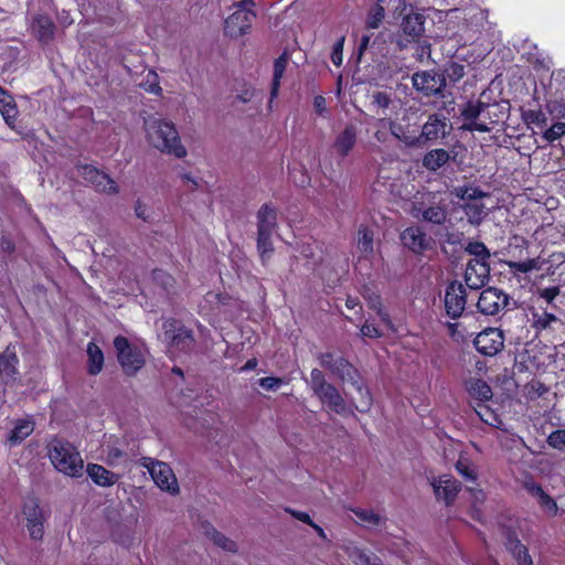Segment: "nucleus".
<instances>
[{
    "label": "nucleus",
    "mask_w": 565,
    "mask_h": 565,
    "mask_svg": "<svg viewBox=\"0 0 565 565\" xmlns=\"http://www.w3.org/2000/svg\"><path fill=\"white\" fill-rule=\"evenodd\" d=\"M143 128L146 139L154 149L182 159L186 156V149L181 142L179 132L172 121L150 117L145 120Z\"/></svg>",
    "instance_id": "f257e3e1"
},
{
    "label": "nucleus",
    "mask_w": 565,
    "mask_h": 565,
    "mask_svg": "<svg viewBox=\"0 0 565 565\" xmlns=\"http://www.w3.org/2000/svg\"><path fill=\"white\" fill-rule=\"evenodd\" d=\"M47 449L50 460L57 471L72 478H78L83 475L84 461L72 444L54 438L49 444Z\"/></svg>",
    "instance_id": "f03ea898"
},
{
    "label": "nucleus",
    "mask_w": 565,
    "mask_h": 565,
    "mask_svg": "<svg viewBox=\"0 0 565 565\" xmlns=\"http://www.w3.org/2000/svg\"><path fill=\"white\" fill-rule=\"evenodd\" d=\"M312 393L319 401L339 415H353L352 407L344 401L339 390L326 380L319 369H313L308 381Z\"/></svg>",
    "instance_id": "7ed1b4c3"
},
{
    "label": "nucleus",
    "mask_w": 565,
    "mask_h": 565,
    "mask_svg": "<svg viewBox=\"0 0 565 565\" xmlns=\"http://www.w3.org/2000/svg\"><path fill=\"white\" fill-rule=\"evenodd\" d=\"M254 6V0H242L234 4L236 10L225 20L224 33L227 36L238 38L249 30L256 18L252 10Z\"/></svg>",
    "instance_id": "20e7f679"
},
{
    "label": "nucleus",
    "mask_w": 565,
    "mask_h": 565,
    "mask_svg": "<svg viewBox=\"0 0 565 565\" xmlns=\"http://www.w3.org/2000/svg\"><path fill=\"white\" fill-rule=\"evenodd\" d=\"M139 465L148 470L152 480L161 490L171 494L179 492L178 480L168 463L150 457H142Z\"/></svg>",
    "instance_id": "39448f33"
},
{
    "label": "nucleus",
    "mask_w": 565,
    "mask_h": 565,
    "mask_svg": "<svg viewBox=\"0 0 565 565\" xmlns=\"http://www.w3.org/2000/svg\"><path fill=\"white\" fill-rule=\"evenodd\" d=\"M114 347L117 351L118 361L127 375H135L145 365L143 352L129 343L125 337H116Z\"/></svg>",
    "instance_id": "423d86ee"
},
{
    "label": "nucleus",
    "mask_w": 565,
    "mask_h": 565,
    "mask_svg": "<svg viewBox=\"0 0 565 565\" xmlns=\"http://www.w3.org/2000/svg\"><path fill=\"white\" fill-rule=\"evenodd\" d=\"M164 338L170 347L178 351H189L194 344L193 333L190 329L180 326L174 319L163 322Z\"/></svg>",
    "instance_id": "0eeeda50"
},
{
    "label": "nucleus",
    "mask_w": 565,
    "mask_h": 565,
    "mask_svg": "<svg viewBox=\"0 0 565 565\" xmlns=\"http://www.w3.org/2000/svg\"><path fill=\"white\" fill-rule=\"evenodd\" d=\"M509 303V296L502 290L489 287L481 291L477 307L484 316H497L505 309Z\"/></svg>",
    "instance_id": "6e6552de"
},
{
    "label": "nucleus",
    "mask_w": 565,
    "mask_h": 565,
    "mask_svg": "<svg viewBox=\"0 0 565 565\" xmlns=\"http://www.w3.org/2000/svg\"><path fill=\"white\" fill-rule=\"evenodd\" d=\"M23 515L30 537L35 541L42 540L46 515L35 499H29L24 502Z\"/></svg>",
    "instance_id": "1a4fd4ad"
},
{
    "label": "nucleus",
    "mask_w": 565,
    "mask_h": 565,
    "mask_svg": "<svg viewBox=\"0 0 565 565\" xmlns=\"http://www.w3.org/2000/svg\"><path fill=\"white\" fill-rule=\"evenodd\" d=\"M489 105L480 100L469 102L461 110V116L466 120L460 127L467 131L489 132L491 127L484 120H479L484 115V110L489 109Z\"/></svg>",
    "instance_id": "9d476101"
},
{
    "label": "nucleus",
    "mask_w": 565,
    "mask_h": 565,
    "mask_svg": "<svg viewBox=\"0 0 565 565\" xmlns=\"http://www.w3.org/2000/svg\"><path fill=\"white\" fill-rule=\"evenodd\" d=\"M473 344L481 354L494 356L504 348L503 331L498 328H487L476 337Z\"/></svg>",
    "instance_id": "9b49d317"
},
{
    "label": "nucleus",
    "mask_w": 565,
    "mask_h": 565,
    "mask_svg": "<svg viewBox=\"0 0 565 565\" xmlns=\"http://www.w3.org/2000/svg\"><path fill=\"white\" fill-rule=\"evenodd\" d=\"M412 79L414 88L426 96L439 95L446 86L445 76L435 71L417 72Z\"/></svg>",
    "instance_id": "f8f14e48"
},
{
    "label": "nucleus",
    "mask_w": 565,
    "mask_h": 565,
    "mask_svg": "<svg viewBox=\"0 0 565 565\" xmlns=\"http://www.w3.org/2000/svg\"><path fill=\"white\" fill-rule=\"evenodd\" d=\"M402 244L414 254L422 255L434 246V239L419 226H409L401 234Z\"/></svg>",
    "instance_id": "ddd939ff"
},
{
    "label": "nucleus",
    "mask_w": 565,
    "mask_h": 565,
    "mask_svg": "<svg viewBox=\"0 0 565 565\" xmlns=\"http://www.w3.org/2000/svg\"><path fill=\"white\" fill-rule=\"evenodd\" d=\"M467 295L463 285L457 280L451 281L445 294V308L451 319L459 318L466 307Z\"/></svg>",
    "instance_id": "4468645a"
},
{
    "label": "nucleus",
    "mask_w": 565,
    "mask_h": 565,
    "mask_svg": "<svg viewBox=\"0 0 565 565\" xmlns=\"http://www.w3.org/2000/svg\"><path fill=\"white\" fill-rule=\"evenodd\" d=\"M414 217L422 218L425 222L443 225L447 220V209L445 203H431L426 205L423 202H415L413 205Z\"/></svg>",
    "instance_id": "2eb2a0df"
},
{
    "label": "nucleus",
    "mask_w": 565,
    "mask_h": 565,
    "mask_svg": "<svg viewBox=\"0 0 565 565\" xmlns=\"http://www.w3.org/2000/svg\"><path fill=\"white\" fill-rule=\"evenodd\" d=\"M489 262L469 260L465 271V281L470 289H480L489 280Z\"/></svg>",
    "instance_id": "dca6fc26"
},
{
    "label": "nucleus",
    "mask_w": 565,
    "mask_h": 565,
    "mask_svg": "<svg viewBox=\"0 0 565 565\" xmlns=\"http://www.w3.org/2000/svg\"><path fill=\"white\" fill-rule=\"evenodd\" d=\"M431 487L437 500H443L447 505L455 501L461 489L460 483L454 477L448 475L434 479Z\"/></svg>",
    "instance_id": "f3484780"
},
{
    "label": "nucleus",
    "mask_w": 565,
    "mask_h": 565,
    "mask_svg": "<svg viewBox=\"0 0 565 565\" xmlns=\"http://www.w3.org/2000/svg\"><path fill=\"white\" fill-rule=\"evenodd\" d=\"M446 117L437 114L430 115L422 129V137L427 140H435L446 137L450 131Z\"/></svg>",
    "instance_id": "a211bd4d"
},
{
    "label": "nucleus",
    "mask_w": 565,
    "mask_h": 565,
    "mask_svg": "<svg viewBox=\"0 0 565 565\" xmlns=\"http://www.w3.org/2000/svg\"><path fill=\"white\" fill-rule=\"evenodd\" d=\"M358 130L353 125L347 126L334 139L333 148L335 152L345 157L356 143Z\"/></svg>",
    "instance_id": "6ab92c4d"
},
{
    "label": "nucleus",
    "mask_w": 565,
    "mask_h": 565,
    "mask_svg": "<svg viewBox=\"0 0 565 565\" xmlns=\"http://www.w3.org/2000/svg\"><path fill=\"white\" fill-rule=\"evenodd\" d=\"M504 545L519 565H533L527 548L520 542L514 533L510 531L507 533Z\"/></svg>",
    "instance_id": "aec40b11"
},
{
    "label": "nucleus",
    "mask_w": 565,
    "mask_h": 565,
    "mask_svg": "<svg viewBox=\"0 0 565 565\" xmlns=\"http://www.w3.org/2000/svg\"><path fill=\"white\" fill-rule=\"evenodd\" d=\"M277 227V211L264 204L257 212V233L273 234Z\"/></svg>",
    "instance_id": "412c9836"
},
{
    "label": "nucleus",
    "mask_w": 565,
    "mask_h": 565,
    "mask_svg": "<svg viewBox=\"0 0 565 565\" xmlns=\"http://www.w3.org/2000/svg\"><path fill=\"white\" fill-rule=\"evenodd\" d=\"M86 472L93 482L99 487H111L119 479L118 475L97 463H88Z\"/></svg>",
    "instance_id": "4be33fe9"
},
{
    "label": "nucleus",
    "mask_w": 565,
    "mask_h": 565,
    "mask_svg": "<svg viewBox=\"0 0 565 565\" xmlns=\"http://www.w3.org/2000/svg\"><path fill=\"white\" fill-rule=\"evenodd\" d=\"M465 387L472 398L482 404L490 401L493 396L490 385L480 379L470 377L466 380Z\"/></svg>",
    "instance_id": "5701e85b"
},
{
    "label": "nucleus",
    "mask_w": 565,
    "mask_h": 565,
    "mask_svg": "<svg viewBox=\"0 0 565 565\" xmlns=\"http://www.w3.org/2000/svg\"><path fill=\"white\" fill-rule=\"evenodd\" d=\"M0 114L10 128H14L18 117V107L13 97L0 86Z\"/></svg>",
    "instance_id": "b1692460"
},
{
    "label": "nucleus",
    "mask_w": 565,
    "mask_h": 565,
    "mask_svg": "<svg viewBox=\"0 0 565 565\" xmlns=\"http://www.w3.org/2000/svg\"><path fill=\"white\" fill-rule=\"evenodd\" d=\"M527 492L536 500L543 511L550 515L554 516L557 513V504L540 486L537 484H527Z\"/></svg>",
    "instance_id": "393cba45"
},
{
    "label": "nucleus",
    "mask_w": 565,
    "mask_h": 565,
    "mask_svg": "<svg viewBox=\"0 0 565 565\" xmlns=\"http://www.w3.org/2000/svg\"><path fill=\"white\" fill-rule=\"evenodd\" d=\"M424 23L425 18L422 13L412 12L404 17L402 28L405 34L416 40L424 33Z\"/></svg>",
    "instance_id": "a878e982"
},
{
    "label": "nucleus",
    "mask_w": 565,
    "mask_h": 565,
    "mask_svg": "<svg viewBox=\"0 0 565 565\" xmlns=\"http://www.w3.org/2000/svg\"><path fill=\"white\" fill-rule=\"evenodd\" d=\"M351 385L356 390L359 397L353 398L350 406L352 409L354 408L360 413L369 412L372 406V397L369 390L364 386L361 377L353 381Z\"/></svg>",
    "instance_id": "bb28decb"
},
{
    "label": "nucleus",
    "mask_w": 565,
    "mask_h": 565,
    "mask_svg": "<svg viewBox=\"0 0 565 565\" xmlns=\"http://www.w3.org/2000/svg\"><path fill=\"white\" fill-rule=\"evenodd\" d=\"M55 25L46 15H38L32 23V32L41 42H49L53 39Z\"/></svg>",
    "instance_id": "cd10ccee"
},
{
    "label": "nucleus",
    "mask_w": 565,
    "mask_h": 565,
    "mask_svg": "<svg viewBox=\"0 0 565 565\" xmlns=\"http://www.w3.org/2000/svg\"><path fill=\"white\" fill-rule=\"evenodd\" d=\"M450 159H455L445 149H434L428 151L423 159V166L429 171H437L444 167Z\"/></svg>",
    "instance_id": "c85d7f7f"
},
{
    "label": "nucleus",
    "mask_w": 565,
    "mask_h": 565,
    "mask_svg": "<svg viewBox=\"0 0 565 565\" xmlns=\"http://www.w3.org/2000/svg\"><path fill=\"white\" fill-rule=\"evenodd\" d=\"M330 372L340 377L343 382L349 383L360 377L356 369L342 356L337 358Z\"/></svg>",
    "instance_id": "c756f323"
},
{
    "label": "nucleus",
    "mask_w": 565,
    "mask_h": 565,
    "mask_svg": "<svg viewBox=\"0 0 565 565\" xmlns=\"http://www.w3.org/2000/svg\"><path fill=\"white\" fill-rule=\"evenodd\" d=\"M34 430V423L31 419H20L17 422L14 428L10 431L8 443L10 446L21 444Z\"/></svg>",
    "instance_id": "7c9ffc66"
},
{
    "label": "nucleus",
    "mask_w": 565,
    "mask_h": 565,
    "mask_svg": "<svg viewBox=\"0 0 565 565\" xmlns=\"http://www.w3.org/2000/svg\"><path fill=\"white\" fill-rule=\"evenodd\" d=\"M87 355H88V363H87V370L90 375H97L102 372L104 366V354L103 351L99 349V347L94 343L89 342L87 344Z\"/></svg>",
    "instance_id": "2f4dec72"
},
{
    "label": "nucleus",
    "mask_w": 565,
    "mask_h": 565,
    "mask_svg": "<svg viewBox=\"0 0 565 565\" xmlns=\"http://www.w3.org/2000/svg\"><path fill=\"white\" fill-rule=\"evenodd\" d=\"M205 535L218 547L226 552L236 553L238 546L235 541L228 539L211 525L205 526Z\"/></svg>",
    "instance_id": "473e14b6"
},
{
    "label": "nucleus",
    "mask_w": 565,
    "mask_h": 565,
    "mask_svg": "<svg viewBox=\"0 0 565 565\" xmlns=\"http://www.w3.org/2000/svg\"><path fill=\"white\" fill-rule=\"evenodd\" d=\"M356 244L363 257L369 258L373 254V233L366 226H360Z\"/></svg>",
    "instance_id": "72a5a7b5"
},
{
    "label": "nucleus",
    "mask_w": 565,
    "mask_h": 565,
    "mask_svg": "<svg viewBox=\"0 0 565 565\" xmlns=\"http://www.w3.org/2000/svg\"><path fill=\"white\" fill-rule=\"evenodd\" d=\"M456 470L465 481L476 484L478 479L477 469L470 459L460 457L456 462Z\"/></svg>",
    "instance_id": "f704fd0d"
},
{
    "label": "nucleus",
    "mask_w": 565,
    "mask_h": 565,
    "mask_svg": "<svg viewBox=\"0 0 565 565\" xmlns=\"http://www.w3.org/2000/svg\"><path fill=\"white\" fill-rule=\"evenodd\" d=\"M288 64V55L286 53L281 54L278 58H276L274 63V78L271 85V98L276 97L278 94L280 79L286 71Z\"/></svg>",
    "instance_id": "c9c22d12"
},
{
    "label": "nucleus",
    "mask_w": 565,
    "mask_h": 565,
    "mask_svg": "<svg viewBox=\"0 0 565 565\" xmlns=\"http://www.w3.org/2000/svg\"><path fill=\"white\" fill-rule=\"evenodd\" d=\"M371 107L377 109V114L386 116V110L390 109V107L393 104V99L391 94L387 92L382 90H375L371 94Z\"/></svg>",
    "instance_id": "e433bc0d"
},
{
    "label": "nucleus",
    "mask_w": 565,
    "mask_h": 565,
    "mask_svg": "<svg viewBox=\"0 0 565 565\" xmlns=\"http://www.w3.org/2000/svg\"><path fill=\"white\" fill-rule=\"evenodd\" d=\"M348 555L355 565H383L375 555H369L359 547L348 548Z\"/></svg>",
    "instance_id": "4c0bfd02"
},
{
    "label": "nucleus",
    "mask_w": 565,
    "mask_h": 565,
    "mask_svg": "<svg viewBox=\"0 0 565 565\" xmlns=\"http://www.w3.org/2000/svg\"><path fill=\"white\" fill-rule=\"evenodd\" d=\"M390 132L399 141L408 147H414L418 143V138L407 134L403 126L399 124L388 120L387 121Z\"/></svg>",
    "instance_id": "58836bf2"
},
{
    "label": "nucleus",
    "mask_w": 565,
    "mask_h": 565,
    "mask_svg": "<svg viewBox=\"0 0 565 565\" xmlns=\"http://www.w3.org/2000/svg\"><path fill=\"white\" fill-rule=\"evenodd\" d=\"M19 360L14 353L4 352L0 354V375L13 377L17 374Z\"/></svg>",
    "instance_id": "ea45409f"
},
{
    "label": "nucleus",
    "mask_w": 565,
    "mask_h": 565,
    "mask_svg": "<svg viewBox=\"0 0 565 565\" xmlns=\"http://www.w3.org/2000/svg\"><path fill=\"white\" fill-rule=\"evenodd\" d=\"M98 178L95 177L92 184L96 188L97 191L108 194L118 193V186L116 182L106 173L97 172Z\"/></svg>",
    "instance_id": "a19ab883"
},
{
    "label": "nucleus",
    "mask_w": 565,
    "mask_h": 565,
    "mask_svg": "<svg viewBox=\"0 0 565 565\" xmlns=\"http://www.w3.org/2000/svg\"><path fill=\"white\" fill-rule=\"evenodd\" d=\"M475 411L479 418L489 426L499 427L502 423L500 417L494 413V411L482 403H478L475 406Z\"/></svg>",
    "instance_id": "79ce46f5"
},
{
    "label": "nucleus",
    "mask_w": 565,
    "mask_h": 565,
    "mask_svg": "<svg viewBox=\"0 0 565 565\" xmlns=\"http://www.w3.org/2000/svg\"><path fill=\"white\" fill-rule=\"evenodd\" d=\"M141 88H143L146 92L154 94V95H161L162 88L159 84V76L158 74L149 70L145 74L142 81L138 84Z\"/></svg>",
    "instance_id": "37998d69"
},
{
    "label": "nucleus",
    "mask_w": 565,
    "mask_h": 565,
    "mask_svg": "<svg viewBox=\"0 0 565 565\" xmlns=\"http://www.w3.org/2000/svg\"><path fill=\"white\" fill-rule=\"evenodd\" d=\"M466 252L473 256L471 260L489 262L490 252L482 242H470Z\"/></svg>",
    "instance_id": "c03bdc74"
},
{
    "label": "nucleus",
    "mask_w": 565,
    "mask_h": 565,
    "mask_svg": "<svg viewBox=\"0 0 565 565\" xmlns=\"http://www.w3.org/2000/svg\"><path fill=\"white\" fill-rule=\"evenodd\" d=\"M353 513L356 515L360 522L369 526H377L382 523L383 518L372 510L365 509H353Z\"/></svg>",
    "instance_id": "a18cd8bd"
},
{
    "label": "nucleus",
    "mask_w": 565,
    "mask_h": 565,
    "mask_svg": "<svg viewBox=\"0 0 565 565\" xmlns=\"http://www.w3.org/2000/svg\"><path fill=\"white\" fill-rule=\"evenodd\" d=\"M271 236L273 234L257 233V249L263 262H265L274 250Z\"/></svg>",
    "instance_id": "49530a36"
},
{
    "label": "nucleus",
    "mask_w": 565,
    "mask_h": 565,
    "mask_svg": "<svg viewBox=\"0 0 565 565\" xmlns=\"http://www.w3.org/2000/svg\"><path fill=\"white\" fill-rule=\"evenodd\" d=\"M508 266L514 273L524 274L541 269V263L539 258H532L524 262H509Z\"/></svg>",
    "instance_id": "de8ad7c7"
},
{
    "label": "nucleus",
    "mask_w": 565,
    "mask_h": 565,
    "mask_svg": "<svg viewBox=\"0 0 565 565\" xmlns=\"http://www.w3.org/2000/svg\"><path fill=\"white\" fill-rule=\"evenodd\" d=\"M466 214L469 217L470 223L479 224L486 216L484 206L480 203H471L466 206Z\"/></svg>",
    "instance_id": "09e8293b"
},
{
    "label": "nucleus",
    "mask_w": 565,
    "mask_h": 565,
    "mask_svg": "<svg viewBox=\"0 0 565 565\" xmlns=\"http://www.w3.org/2000/svg\"><path fill=\"white\" fill-rule=\"evenodd\" d=\"M547 444L556 450L565 451V429L552 431L547 437Z\"/></svg>",
    "instance_id": "8fccbe9b"
},
{
    "label": "nucleus",
    "mask_w": 565,
    "mask_h": 565,
    "mask_svg": "<svg viewBox=\"0 0 565 565\" xmlns=\"http://www.w3.org/2000/svg\"><path fill=\"white\" fill-rule=\"evenodd\" d=\"M153 280L162 286L163 289L170 291L174 286V278L164 270L157 269L153 271Z\"/></svg>",
    "instance_id": "3c124183"
},
{
    "label": "nucleus",
    "mask_w": 565,
    "mask_h": 565,
    "mask_svg": "<svg viewBox=\"0 0 565 565\" xmlns=\"http://www.w3.org/2000/svg\"><path fill=\"white\" fill-rule=\"evenodd\" d=\"M384 18V9L381 6H375L371 9L367 19L366 25L370 29H377Z\"/></svg>",
    "instance_id": "603ef678"
},
{
    "label": "nucleus",
    "mask_w": 565,
    "mask_h": 565,
    "mask_svg": "<svg viewBox=\"0 0 565 565\" xmlns=\"http://www.w3.org/2000/svg\"><path fill=\"white\" fill-rule=\"evenodd\" d=\"M564 135L565 122H556L543 134V138L548 142H553L563 137Z\"/></svg>",
    "instance_id": "864d4df0"
},
{
    "label": "nucleus",
    "mask_w": 565,
    "mask_h": 565,
    "mask_svg": "<svg viewBox=\"0 0 565 565\" xmlns=\"http://www.w3.org/2000/svg\"><path fill=\"white\" fill-rule=\"evenodd\" d=\"M523 119L529 124H535L537 126H542L546 121V117L544 113L540 109H529L523 113Z\"/></svg>",
    "instance_id": "5fc2aeb1"
},
{
    "label": "nucleus",
    "mask_w": 565,
    "mask_h": 565,
    "mask_svg": "<svg viewBox=\"0 0 565 565\" xmlns=\"http://www.w3.org/2000/svg\"><path fill=\"white\" fill-rule=\"evenodd\" d=\"M457 195L462 200H477L487 196V193L479 188H460L457 191Z\"/></svg>",
    "instance_id": "6e6d98bb"
},
{
    "label": "nucleus",
    "mask_w": 565,
    "mask_h": 565,
    "mask_svg": "<svg viewBox=\"0 0 565 565\" xmlns=\"http://www.w3.org/2000/svg\"><path fill=\"white\" fill-rule=\"evenodd\" d=\"M258 384L262 388L266 390V391H277L280 385L282 384V380L280 377H275V376H266V377H262L259 379L258 381Z\"/></svg>",
    "instance_id": "4d7b16f0"
},
{
    "label": "nucleus",
    "mask_w": 565,
    "mask_h": 565,
    "mask_svg": "<svg viewBox=\"0 0 565 565\" xmlns=\"http://www.w3.org/2000/svg\"><path fill=\"white\" fill-rule=\"evenodd\" d=\"M344 45V38H341L333 45V50L331 53V61L335 66H340L342 64V52Z\"/></svg>",
    "instance_id": "13d9d810"
},
{
    "label": "nucleus",
    "mask_w": 565,
    "mask_h": 565,
    "mask_svg": "<svg viewBox=\"0 0 565 565\" xmlns=\"http://www.w3.org/2000/svg\"><path fill=\"white\" fill-rule=\"evenodd\" d=\"M369 306L371 309L376 310L381 320L385 323H390V318L386 312L382 310V303L377 296L370 297L369 299Z\"/></svg>",
    "instance_id": "bf43d9fd"
},
{
    "label": "nucleus",
    "mask_w": 565,
    "mask_h": 565,
    "mask_svg": "<svg viewBox=\"0 0 565 565\" xmlns=\"http://www.w3.org/2000/svg\"><path fill=\"white\" fill-rule=\"evenodd\" d=\"M125 454L117 447H108L107 449V463L110 466H116L121 458H124Z\"/></svg>",
    "instance_id": "052dcab7"
},
{
    "label": "nucleus",
    "mask_w": 565,
    "mask_h": 565,
    "mask_svg": "<svg viewBox=\"0 0 565 565\" xmlns=\"http://www.w3.org/2000/svg\"><path fill=\"white\" fill-rule=\"evenodd\" d=\"M361 334L364 338L377 339L382 337V332L374 326L369 322H365L361 327Z\"/></svg>",
    "instance_id": "680f3d73"
},
{
    "label": "nucleus",
    "mask_w": 565,
    "mask_h": 565,
    "mask_svg": "<svg viewBox=\"0 0 565 565\" xmlns=\"http://www.w3.org/2000/svg\"><path fill=\"white\" fill-rule=\"evenodd\" d=\"M97 172L98 169L90 164H85L79 168L81 175L90 183L93 182L95 177L98 178Z\"/></svg>",
    "instance_id": "e2e57ef3"
},
{
    "label": "nucleus",
    "mask_w": 565,
    "mask_h": 565,
    "mask_svg": "<svg viewBox=\"0 0 565 565\" xmlns=\"http://www.w3.org/2000/svg\"><path fill=\"white\" fill-rule=\"evenodd\" d=\"M337 358L338 356H335L334 354L327 352V353H321L318 356V360L322 367H326L331 371L332 365L334 364V361L337 360Z\"/></svg>",
    "instance_id": "0e129e2a"
},
{
    "label": "nucleus",
    "mask_w": 565,
    "mask_h": 565,
    "mask_svg": "<svg viewBox=\"0 0 565 565\" xmlns=\"http://www.w3.org/2000/svg\"><path fill=\"white\" fill-rule=\"evenodd\" d=\"M558 294H559L558 287H550V288H545L541 291V297L543 299H545L548 303H551L556 298V296Z\"/></svg>",
    "instance_id": "69168bd1"
},
{
    "label": "nucleus",
    "mask_w": 565,
    "mask_h": 565,
    "mask_svg": "<svg viewBox=\"0 0 565 565\" xmlns=\"http://www.w3.org/2000/svg\"><path fill=\"white\" fill-rule=\"evenodd\" d=\"M286 511L288 513H290L295 519L308 524V525H311L312 524V520L310 518V515L306 512H301V511H296V510H291V509H286Z\"/></svg>",
    "instance_id": "338daca9"
},
{
    "label": "nucleus",
    "mask_w": 565,
    "mask_h": 565,
    "mask_svg": "<svg viewBox=\"0 0 565 565\" xmlns=\"http://www.w3.org/2000/svg\"><path fill=\"white\" fill-rule=\"evenodd\" d=\"M313 106L319 115H323L327 111V102L323 96H316Z\"/></svg>",
    "instance_id": "774afa93"
}]
</instances>
